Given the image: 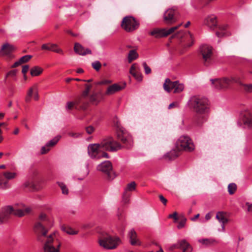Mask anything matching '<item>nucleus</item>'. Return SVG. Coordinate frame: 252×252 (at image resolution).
<instances>
[{
	"label": "nucleus",
	"mask_w": 252,
	"mask_h": 252,
	"mask_svg": "<svg viewBox=\"0 0 252 252\" xmlns=\"http://www.w3.org/2000/svg\"><path fill=\"white\" fill-rule=\"evenodd\" d=\"M216 219L220 223L225 224L228 221L227 214L224 212H218L216 214Z\"/></svg>",
	"instance_id": "31"
},
{
	"label": "nucleus",
	"mask_w": 252,
	"mask_h": 252,
	"mask_svg": "<svg viewBox=\"0 0 252 252\" xmlns=\"http://www.w3.org/2000/svg\"><path fill=\"white\" fill-rule=\"evenodd\" d=\"M17 174L15 172L9 171L3 172L0 174V188L3 189H7L10 188L8 184V180H12L16 178Z\"/></svg>",
	"instance_id": "11"
},
{
	"label": "nucleus",
	"mask_w": 252,
	"mask_h": 252,
	"mask_svg": "<svg viewBox=\"0 0 252 252\" xmlns=\"http://www.w3.org/2000/svg\"><path fill=\"white\" fill-rule=\"evenodd\" d=\"M246 205L247 206V211L249 212H252V203L246 202Z\"/></svg>",
	"instance_id": "60"
},
{
	"label": "nucleus",
	"mask_w": 252,
	"mask_h": 252,
	"mask_svg": "<svg viewBox=\"0 0 252 252\" xmlns=\"http://www.w3.org/2000/svg\"><path fill=\"white\" fill-rule=\"evenodd\" d=\"M244 89L247 92L252 93V84L245 85Z\"/></svg>",
	"instance_id": "55"
},
{
	"label": "nucleus",
	"mask_w": 252,
	"mask_h": 252,
	"mask_svg": "<svg viewBox=\"0 0 252 252\" xmlns=\"http://www.w3.org/2000/svg\"><path fill=\"white\" fill-rule=\"evenodd\" d=\"M211 81L214 86L217 89L227 88L232 83L237 82V80L234 77L211 79Z\"/></svg>",
	"instance_id": "13"
},
{
	"label": "nucleus",
	"mask_w": 252,
	"mask_h": 252,
	"mask_svg": "<svg viewBox=\"0 0 252 252\" xmlns=\"http://www.w3.org/2000/svg\"><path fill=\"white\" fill-rule=\"evenodd\" d=\"M94 130V128L92 126H89L86 128V131L87 133L90 134L92 133Z\"/></svg>",
	"instance_id": "56"
},
{
	"label": "nucleus",
	"mask_w": 252,
	"mask_h": 252,
	"mask_svg": "<svg viewBox=\"0 0 252 252\" xmlns=\"http://www.w3.org/2000/svg\"><path fill=\"white\" fill-rule=\"evenodd\" d=\"M237 189V186L234 183H231L228 186V191L230 194L234 193Z\"/></svg>",
	"instance_id": "40"
},
{
	"label": "nucleus",
	"mask_w": 252,
	"mask_h": 252,
	"mask_svg": "<svg viewBox=\"0 0 252 252\" xmlns=\"http://www.w3.org/2000/svg\"><path fill=\"white\" fill-rule=\"evenodd\" d=\"M85 90L82 92L84 95L89 96L90 95V92L92 89V86L91 84H86L85 85Z\"/></svg>",
	"instance_id": "41"
},
{
	"label": "nucleus",
	"mask_w": 252,
	"mask_h": 252,
	"mask_svg": "<svg viewBox=\"0 0 252 252\" xmlns=\"http://www.w3.org/2000/svg\"><path fill=\"white\" fill-rule=\"evenodd\" d=\"M138 57V54L135 50H131L129 52L127 56L128 63H131L133 61L136 60Z\"/></svg>",
	"instance_id": "34"
},
{
	"label": "nucleus",
	"mask_w": 252,
	"mask_h": 252,
	"mask_svg": "<svg viewBox=\"0 0 252 252\" xmlns=\"http://www.w3.org/2000/svg\"><path fill=\"white\" fill-rule=\"evenodd\" d=\"M122 210H119L118 214H117L119 220L121 221H122V220H123V216L122 215Z\"/></svg>",
	"instance_id": "62"
},
{
	"label": "nucleus",
	"mask_w": 252,
	"mask_h": 252,
	"mask_svg": "<svg viewBox=\"0 0 252 252\" xmlns=\"http://www.w3.org/2000/svg\"><path fill=\"white\" fill-rule=\"evenodd\" d=\"M175 37L181 40L183 43L182 47L186 48L190 47L193 43L192 35L190 32H180L174 35Z\"/></svg>",
	"instance_id": "14"
},
{
	"label": "nucleus",
	"mask_w": 252,
	"mask_h": 252,
	"mask_svg": "<svg viewBox=\"0 0 252 252\" xmlns=\"http://www.w3.org/2000/svg\"><path fill=\"white\" fill-rule=\"evenodd\" d=\"M121 26L126 31L130 32L137 28L138 24L132 16H126L123 18Z\"/></svg>",
	"instance_id": "12"
},
{
	"label": "nucleus",
	"mask_w": 252,
	"mask_h": 252,
	"mask_svg": "<svg viewBox=\"0 0 252 252\" xmlns=\"http://www.w3.org/2000/svg\"><path fill=\"white\" fill-rule=\"evenodd\" d=\"M177 249H180L183 250L182 252H190L191 251L190 245L185 240H182L176 244L174 246Z\"/></svg>",
	"instance_id": "26"
},
{
	"label": "nucleus",
	"mask_w": 252,
	"mask_h": 252,
	"mask_svg": "<svg viewBox=\"0 0 252 252\" xmlns=\"http://www.w3.org/2000/svg\"><path fill=\"white\" fill-rule=\"evenodd\" d=\"M35 88H37V84L34 85L32 87H31L29 90L28 91L27 95L31 96H32L33 94L34 93V89Z\"/></svg>",
	"instance_id": "45"
},
{
	"label": "nucleus",
	"mask_w": 252,
	"mask_h": 252,
	"mask_svg": "<svg viewBox=\"0 0 252 252\" xmlns=\"http://www.w3.org/2000/svg\"><path fill=\"white\" fill-rule=\"evenodd\" d=\"M57 184L60 187L62 190V192L63 194L67 195L68 194V189L66 186L63 182H57Z\"/></svg>",
	"instance_id": "38"
},
{
	"label": "nucleus",
	"mask_w": 252,
	"mask_h": 252,
	"mask_svg": "<svg viewBox=\"0 0 252 252\" xmlns=\"http://www.w3.org/2000/svg\"><path fill=\"white\" fill-rule=\"evenodd\" d=\"M125 226L123 224H121L120 226L119 227V230L122 232V233H124V231H125Z\"/></svg>",
	"instance_id": "64"
},
{
	"label": "nucleus",
	"mask_w": 252,
	"mask_h": 252,
	"mask_svg": "<svg viewBox=\"0 0 252 252\" xmlns=\"http://www.w3.org/2000/svg\"><path fill=\"white\" fill-rule=\"evenodd\" d=\"M39 171L37 169H34L32 173L31 177L32 180H35V178L38 175Z\"/></svg>",
	"instance_id": "53"
},
{
	"label": "nucleus",
	"mask_w": 252,
	"mask_h": 252,
	"mask_svg": "<svg viewBox=\"0 0 252 252\" xmlns=\"http://www.w3.org/2000/svg\"><path fill=\"white\" fill-rule=\"evenodd\" d=\"M15 50V47L8 43L4 44L0 50V56H6L9 59L13 58L12 53Z\"/></svg>",
	"instance_id": "19"
},
{
	"label": "nucleus",
	"mask_w": 252,
	"mask_h": 252,
	"mask_svg": "<svg viewBox=\"0 0 252 252\" xmlns=\"http://www.w3.org/2000/svg\"><path fill=\"white\" fill-rule=\"evenodd\" d=\"M206 113L204 114H196L194 118V123L196 126H200L202 124L206 121Z\"/></svg>",
	"instance_id": "30"
},
{
	"label": "nucleus",
	"mask_w": 252,
	"mask_h": 252,
	"mask_svg": "<svg viewBox=\"0 0 252 252\" xmlns=\"http://www.w3.org/2000/svg\"><path fill=\"white\" fill-rule=\"evenodd\" d=\"M121 145L119 142L110 137L103 140L99 144H90L88 147V153L92 158H108L109 156L104 151H116L121 149Z\"/></svg>",
	"instance_id": "2"
},
{
	"label": "nucleus",
	"mask_w": 252,
	"mask_h": 252,
	"mask_svg": "<svg viewBox=\"0 0 252 252\" xmlns=\"http://www.w3.org/2000/svg\"><path fill=\"white\" fill-rule=\"evenodd\" d=\"M76 109L85 110L88 106L89 103V96L84 95L82 94L77 97L75 99Z\"/></svg>",
	"instance_id": "17"
},
{
	"label": "nucleus",
	"mask_w": 252,
	"mask_h": 252,
	"mask_svg": "<svg viewBox=\"0 0 252 252\" xmlns=\"http://www.w3.org/2000/svg\"><path fill=\"white\" fill-rule=\"evenodd\" d=\"M32 58V56L31 55H25L21 57L19 61L21 64H22L28 62Z\"/></svg>",
	"instance_id": "44"
},
{
	"label": "nucleus",
	"mask_w": 252,
	"mask_h": 252,
	"mask_svg": "<svg viewBox=\"0 0 252 252\" xmlns=\"http://www.w3.org/2000/svg\"><path fill=\"white\" fill-rule=\"evenodd\" d=\"M99 245L104 249L113 250L116 249L121 243L119 237H112L108 234L102 235L99 239Z\"/></svg>",
	"instance_id": "5"
},
{
	"label": "nucleus",
	"mask_w": 252,
	"mask_h": 252,
	"mask_svg": "<svg viewBox=\"0 0 252 252\" xmlns=\"http://www.w3.org/2000/svg\"><path fill=\"white\" fill-rule=\"evenodd\" d=\"M68 135L69 136H70L71 137H73V138H78V137H79L81 136V134L80 133H77V132H72V131L69 132L68 133Z\"/></svg>",
	"instance_id": "49"
},
{
	"label": "nucleus",
	"mask_w": 252,
	"mask_h": 252,
	"mask_svg": "<svg viewBox=\"0 0 252 252\" xmlns=\"http://www.w3.org/2000/svg\"><path fill=\"white\" fill-rule=\"evenodd\" d=\"M136 68H137L136 64V63L133 64L130 67V68L129 70V73L131 75L134 74L135 72H136V71H137Z\"/></svg>",
	"instance_id": "51"
},
{
	"label": "nucleus",
	"mask_w": 252,
	"mask_h": 252,
	"mask_svg": "<svg viewBox=\"0 0 252 252\" xmlns=\"http://www.w3.org/2000/svg\"><path fill=\"white\" fill-rule=\"evenodd\" d=\"M163 88L165 91L170 93L174 89L175 94L182 92L184 89V86L178 81H172L169 78H166L163 85Z\"/></svg>",
	"instance_id": "7"
},
{
	"label": "nucleus",
	"mask_w": 252,
	"mask_h": 252,
	"mask_svg": "<svg viewBox=\"0 0 252 252\" xmlns=\"http://www.w3.org/2000/svg\"><path fill=\"white\" fill-rule=\"evenodd\" d=\"M159 198L160 201L164 204L166 205L167 202V199L161 194L159 195Z\"/></svg>",
	"instance_id": "57"
},
{
	"label": "nucleus",
	"mask_w": 252,
	"mask_h": 252,
	"mask_svg": "<svg viewBox=\"0 0 252 252\" xmlns=\"http://www.w3.org/2000/svg\"><path fill=\"white\" fill-rule=\"evenodd\" d=\"M136 80L138 81H141L142 80L141 74L137 71L132 75Z\"/></svg>",
	"instance_id": "50"
},
{
	"label": "nucleus",
	"mask_w": 252,
	"mask_h": 252,
	"mask_svg": "<svg viewBox=\"0 0 252 252\" xmlns=\"http://www.w3.org/2000/svg\"><path fill=\"white\" fill-rule=\"evenodd\" d=\"M117 137L118 140H120L124 144L121 148L124 147L126 148H129L131 146V138L128 133L123 128L117 126Z\"/></svg>",
	"instance_id": "10"
},
{
	"label": "nucleus",
	"mask_w": 252,
	"mask_h": 252,
	"mask_svg": "<svg viewBox=\"0 0 252 252\" xmlns=\"http://www.w3.org/2000/svg\"><path fill=\"white\" fill-rule=\"evenodd\" d=\"M180 220L177 227L178 229H181L185 226L187 219L184 216H180Z\"/></svg>",
	"instance_id": "42"
},
{
	"label": "nucleus",
	"mask_w": 252,
	"mask_h": 252,
	"mask_svg": "<svg viewBox=\"0 0 252 252\" xmlns=\"http://www.w3.org/2000/svg\"><path fill=\"white\" fill-rule=\"evenodd\" d=\"M103 98V94L100 92H94L89 95V101L93 104L97 105Z\"/></svg>",
	"instance_id": "23"
},
{
	"label": "nucleus",
	"mask_w": 252,
	"mask_h": 252,
	"mask_svg": "<svg viewBox=\"0 0 252 252\" xmlns=\"http://www.w3.org/2000/svg\"><path fill=\"white\" fill-rule=\"evenodd\" d=\"M178 104L177 102H173L169 105L168 109H171L173 108L177 107H178Z\"/></svg>",
	"instance_id": "61"
},
{
	"label": "nucleus",
	"mask_w": 252,
	"mask_h": 252,
	"mask_svg": "<svg viewBox=\"0 0 252 252\" xmlns=\"http://www.w3.org/2000/svg\"><path fill=\"white\" fill-rule=\"evenodd\" d=\"M227 26L226 25H221L219 27V31L216 32V34L218 37L227 36L230 35L229 32L226 31Z\"/></svg>",
	"instance_id": "32"
},
{
	"label": "nucleus",
	"mask_w": 252,
	"mask_h": 252,
	"mask_svg": "<svg viewBox=\"0 0 252 252\" xmlns=\"http://www.w3.org/2000/svg\"><path fill=\"white\" fill-rule=\"evenodd\" d=\"M31 209L28 207H25L23 209L7 206L3 208L0 212V224L6 222L12 214L22 217L29 213Z\"/></svg>",
	"instance_id": "3"
},
{
	"label": "nucleus",
	"mask_w": 252,
	"mask_h": 252,
	"mask_svg": "<svg viewBox=\"0 0 252 252\" xmlns=\"http://www.w3.org/2000/svg\"><path fill=\"white\" fill-rule=\"evenodd\" d=\"M143 65L145 69V73L147 74L150 73L151 72V68L147 65L146 63H143Z\"/></svg>",
	"instance_id": "54"
},
{
	"label": "nucleus",
	"mask_w": 252,
	"mask_h": 252,
	"mask_svg": "<svg viewBox=\"0 0 252 252\" xmlns=\"http://www.w3.org/2000/svg\"><path fill=\"white\" fill-rule=\"evenodd\" d=\"M29 69V66L28 65H25L23 66L22 72L24 75L25 79H26V73L28 72Z\"/></svg>",
	"instance_id": "52"
},
{
	"label": "nucleus",
	"mask_w": 252,
	"mask_h": 252,
	"mask_svg": "<svg viewBox=\"0 0 252 252\" xmlns=\"http://www.w3.org/2000/svg\"><path fill=\"white\" fill-rule=\"evenodd\" d=\"M74 52L82 56H85L87 54H91V51L88 48H84L80 44L75 43L74 46Z\"/></svg>",
	"instance_id": "25"
},
{
	"label": "nucleus",
	"mask_w": 252,
	"mask_h": 252,
	"mask_svg": "<svg viewBox=\"0 0 252 252\" xmlns=\"http://www.w3.org/2000/svg\"><path fill=\"white\" fill-rule=\"evenodd\" d=\"M16 70H11L6 75V77H5V79L7 78V77L8 76H14L16 75Z\"/></svg>",
	"instance_id": "59"
},
{
	"label": "nucleus",
	"mask_w": 252,
	"mask_h": 252,
	"mask_svg": "<svg viewBox=\"0 0 252 252\" xmlns=\"http://www.w3.org/2000/svg\"><path fill=\"white\" fill-rule=\"evenodd\" d=\"M62 229L64 232L70 235H75L78 233L77 231H75L71 227L66 225L62 226Z\"/></svg>",
	"instance_id": "36"
},
{
	"label": "nucleus",
	"mask_w": 252,
	"mask_h": 252,
	"mask_svg": "<svg viewBox=\"0 0 252 252\" xmlns=\"http://www.w3.org/2000/svg\"><path fill=\"white\" fill-rule=\"evenodd\" d=\"M25 188H29L32 190H35L36 187L32 181H27L23 185Z\"/></svg>",
	"instance_id": "37"
},
{
	"label": "nucleus",
	"mask_w": 252,
	"mask_h": 252,
	"mask_svg": "<svg viewBox=\"0 0 252 252\" xmlns=\"http://www.w3.org/2000/svg\"><path fill=\"white\" fill-rule=\"evenodd\" d=\"M61 136L58 135L52 140H50L48 143L46 144L45 146L42 147L41 150V153L42 154H45L50 151V148L55 146L59 140L61 139Z\"/></svg>",
	"instance_id": "22"
},
{
	"label": "nucleus",
	"mask_w": 252,
	"mask_h": 252,
	"mask_svg": "<svg viewBox=\"0 0 252 252\" xmlns=\"http://www.w3.org/2000/svg\"><path fill=\"white\" fill-rule=\"evenodd\" d=\"M178 15L179 12L176 9L169 8L164 13V22L167 24H172L177 21Z\"/></svg>",
	"instance_id": "15"
},
{
	"label": "nucleus",
	"mask_w": 252,
	"mask_h": 252,
	"mask_svg": "<svg viewBox=\"0 0 252 252\" xmlns=\"http://www.w3.org/2000/svg\"><path fill=\"white\" fill-rule=\"evenodd\" d=\"M181 150H178L176 147L175 148L165 155V158L169 160H173L177 158L181 154Z\"/></svg>",
	"instance_id": "33"
},
{
	"label": "nucleus",
	"mask_w": 252,
	"mask_h": 252,
	"mask_svg": "<svg viewBox=\"0 0 252 252\" xmlns=\"http://www.w3.org/2000/svg\"><path fill=\"white\" fill-rule=\"evenodd\" d=\"M204 24L210 29H215L217 27L216 17L214 16H208L204 21Z\"/></svg>",
	"instance_id": "28"
},
{
	"label": "nucleus",
	"mask_w": 252,
	"mask_h": 252,
	"mask_svg": "<svg viewBox=\"0 0 252 252\" xmlns=\"http://www.w3.org/2000/svg\"><path fill=\"white\" fill-rule=\"evenodd\" d=\"M190 105L196 114L206 113L208 108V100L202 97L193 96L190 99Z\"/></svg>",
	"instance_id": "6"
},
{
	"label": "nucleus",
	"mask_w": 252,
	"mask_h": 252,
	"mask_svg": "<svg viewBox=\"0 0 252 252\" xmlns=\"http://www.w3.org/2000/svg\"><path fill=\"white\" fill-rule=\"evenodd\" d=\"M128 237L130 239L131 245L134 246L136 245H140L141 243L137 238V235L136 231L134 229H131L128 234Z\"/></svg>",
	"instance_id": "29"
},
{
	"label": "nucleus",
	"mask_w": 252,
	"mask_h": 252,
	"mask_svg": "<svg viewBox=\"0 0 252 252\" xmlns=\"http://www.w3.org/2000/svg\"><path fill=\"white\" fill-rule=\"evenodd\" d=\"M73 108H75L76 109V102L75 100L74 101L68 102L67 103V108L68 110H71Z\"/></svg>",
	"instance_id": "47"
},
{
	"label": "nucleus",
	"mask_w": 252,
	"mask_h": 252,
	"mask_svg": "<svg viewBox=\"0 0 252 252\" xmlns=\"http://www.w3.org/2000/svg\"><path fill=\"white\" fill-rule=\"evenodd\" d=\"M169 217L170 218H173L174 220V222H177V221L180 219V216H178V213L177 212H174L172 214H170L169 216Z\"/></svg>",
	"instance_id": "48"
},
{
	"label": "nucleus",
	"mask_w": 252,
	"mask_h": 252,
	"mask_svg": "<svg viewBox=\"0 0 252 252\" xmlns=\"http://www.w3.org/2000/svg\"><path fill=\"white\" fill-rule=\"evenodd\" d=\"M89 164L88 163L86 164L85 169L84 170L82 176L81 178H78V180H83L89 174Z\"/></svg>",
	"instance_id": "39"
},
{
	"label": "nucleus",
	"mask_w": 252,
	"mask_h": 252,
	"mask_svg": "<svg viewBox=\"0 0 252 252\" xmlns=\"http://www.w3.org/2000/svg\"><path fill=\"white\" fill-rule=\"evenodd\" d=\"M242 115L244 125L248 128L252 129V114L249 111H246Z\"/></svg>",
	"instance_id": "21"
},
{
	"label": "nucleus",
	"mask_w": 252,
	"mask_h": 252,
	"mask_svg": "<svg viewBox=\"0 0 252 252\" xmlns=\"http://www.w3.org/2000/svg\"><path fill=\"white\" fill-rule=\"evenodd\" d=\"M33 98L35 100H37L39 98V95L38 94V89L37 88H35L34 89V93L33 94Z\"/></svg>",
	"instance_id": "58"
},
{
	"label": "nucleus",
	"mask_w": 252,
	"mask_h": 252,
	"mask_svg": "<svg viewBox=\"0 0 252 252\" xmlns=\"http://www.w3.org/2000/svg\"><path fill=\"white\" fill-rule=\"evenodd\" d=\"M136 188V184L134 182L127 184L123 196V202L125 204H127L129 201V197L131 196L130 191L134 190Z\"/></svg>",
	"instance_id": "18"
},
{
	"label": "nucleus",
	"mask_w": 252,
	"mask_h": 252,
	"mask_svg": "<svg viewBox=\"0 0 252 252\" xmlns=\"http://www.w3.org/2000/svg\"><path fill=\"white\" fill-rule=\"evenodd\" d=\"M177 249H180L183 250L182 252H190L191 251L190 245L185 240H182L176 244L174 246Z\"/></svg>",
	"instance_id": "27"
},
{
	"label": "nucleus",
	"mask_w": 252,
	"mask_h": 252,
	"mask_svg": "<svg viewBox=\"0 0 252 252\" xmlns=\"http://www.w3.org/2000/svg\"><path fill=\"white\" fill-rule=\"evenodd\" d=\"M92 66L94 69L98 71L101 67V64L99 61H95L92 63Z\"/></svg>",
	"instance_id": "43"
},
{
	"label": "nucleus",
	"mask_w": 252,
	"mask_h": 252,
	"mask_svg": "<svg viewBox=\"0 0 252 252\" xmlns=\"http://www.w3.org/2000/svg\"><path fill=\"white\" fill-rule=\"evenodd\" d=\"M110 83V81L109 80H104L102 81L99 83H98V84L99 85H105V84H109Z\"/></svg>",
	"instance_id": "63"
},
{
	"label": "nucleus",
	"mask_w": 252,
	"mask_h": 252,
	"mask_svg": "<svg viewBox=\"0 0 252 252\" xmlns=\"http://www.w3.org/2000/svg\"><path fill=\"white\" fill-rule=\"evenodd\" d=\"M42 50L52 51L57 53L63 54V50L58 48V46L56 44L47 43L44 44L41 46Z\"/></svg>",
	"instance_id": "24"
},
{
	"label": "nucleus",
	"mask_w": 252,
	"mask_h": 252,
	"mask_svg": "<svg viewBox=\"0 0 252 252\" xmlns=\"http://www.w3.org/2000/svg\"><path fill=\"white\" fill-rule=\"evenodd\" d=\"M199 242L203 245H208L212 243V240L209 239H203L199 240Z\"/></svg>",
	"instance_id": "46"
},
{
	"label": "nucleus",
	"mask_w": 252,
	"mask_h": 252,
	"mask_svg": "<svg viewBox=\"0 0 252 252\" xmlns=\"http://www.w3.org/2000/svg\"><path fill=\"white\" fill-rule=\"evenodd\" d=\"M97 170L105 174L109 180L113 179L115 177L112 163L109 160H106L98 164Z\"/></svg>",
	"instance_id": "9"
},
{
	"label": "nucleus",
	"mask_w": 252,
	"mask_h": 252,
	"mask_svg": "<svg viewBox=\"0 0 252 252\" xmlns=\"http://www.w3.org/2000/svg\"><path fill=\"white\" fill-rule=\"evenodd\" d=\"M180 26V25L172 27L168 30H166L165 29H156L150 32V34L151 35L154 36L156 38L166 36L174 32L176 30L178 29Z\"/></svg>",
	"instance_id": "16"
},
{
	"label": "nucleus",
	"mask_w": 252,
	"mask_h": 252,
	"mask_svg": "<svg viewBox=\"0 0 252 252\" xmlns=\"http://www.w3.org/2000/svg\"><path fill=\"white\" fill-rule=\"evenodd\" d=\"M126 84L125 83L122 86L119 85L118 84H114L112 85L109 86L107 90L105 92L106 95H111L117 92L120 91L124 89L126 87Z\"/></svg>",
	"instance_id": "20"
},
{
	"label": "nucleus",
	"mask_w": 252,
	"mask_h": 252,
	"mask_svg": "<svg viewBox=\"0 0 252 252\" xmlns=\"http://www.w3.org/2000/svg\"><path fill=\"white\" fill-rule=\"evenodd\" d=\"M43 69L38 66L33 67L30 71L31 75L32 76H38L42 73Z\"/></svg>",
	"instance_id": "35"
},
{
	"label": "nucleus",
	"mask_w": 252,
	"mask_h": 252,
	"mask_svg": "<svg viewBox=\"0 0 252 252\" xmlns=\"http://www.w3.org/2000/svg\"><path fill=\"white\" fill-rule=\"evenodd\" d=\"M176 148L178 150L190 152L194 149V145L191 140L188 136H182L177 141Z\"/></svg>",
	"instance_id": "8"
},
{
	"label": "nucleus",
	"mask_w": 252,
	"mask_h": 252,
	"mask_svg": "<svg viewBox=\"0 0 252 252\" xmlns=\"http://www.w3.org/2000/svg\"><path fill=\"white\" fill-rule=\"evenodd\" d=\"M213 47L207 44L202 45L199 48V57L205 66H209L213 61Z\"/></svg>",
	"instance_id": "4"
},
{
	"label": "nucleus",
	"mask_w": 252,
	"mask_h": 252,
	"mask_svg": "<svg viewBox=\"0 0 252 252\" xmlns=\"http://www.w3.org/2000/svg\"><path fill=\"white\" fill-rule=\"evenodd\" d=\"M51 220L44 214H41L34 230L37 240L43 244L44 252H60L62 245L55 232L48 234V229L51 227Z\"/></svg>",
	"instance_id": "1"
}]
</instances>
